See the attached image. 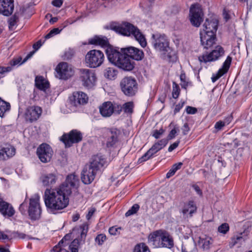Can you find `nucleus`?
I'll use <instances>...</instances> for the list:
<instances>
[{
  "instance_id": "nucleus-5",
  "label": "nucleus",
  "mask_w": 252,
  "mask_h": 252,
  "mask_svg": "<svg viewBox=\"0 0 252 252\" xmlns=\"http://www.w3.org/2000/svg\"><path fill=\"white\" fill-rule=\"evenodd\" d=\"M105 52L109 61L119 68L128 71L134 68V63L131 62L130 59L122 53L121 48L120 49L119 48L109 45Z\"/></svg>"
},
{
  "instance_id": "nucleus-35",
  "label": "nucleus",
  "mask_w": 252,
  "mask_h": 252,
  "mask_svg": "<svg viewBox=\"0 0 252 252\" xmlns=\"http://www.w3.org/2000/svg\"><path fill=\"white\" fill-rule=\"evenodd\" d=\"M182 165L183 163L181 162L173 164L171 168L167 173L166 175V178H169L173 176L177 170L181 168Z\"/></svg>"
},
{
  "instance_id": "nucleus-47",
  "label": "nucleus",
  "mask_w": 252,
  "mask_h": 252,
  "mask_svg": "<svg viewBox=\"0 0 252 252\" xmlns=\"http://www.w3.org/2000/svg\"><path fill=\"white\" fill-rule=\"evenodd\" d=\"M62 31V29L60 30L59 28H54L52 30L50 31V32L47 34L45 38L46 39H49L54 36V35H56L58 33H59L61 31Z\"/></svg>"
},
{
  "instance_id": "nucleus-13",
  "label": "nucleus",
  "mask_w": 252,
  "mask_h": 252,
  "mask_svg": "<svg viewBox=\"0 0 252 252\" xmlns=\"http://www.w3.org/2000/svg\"><path fill=\"white\" fill-rule=\"evenodd\" d=\"M82 138V134L80 131L72 129L68 133H64L60 140L64 144L65 147H70L73 144L80 142Z\"/></svg>"
},
{
  "instance_id": "nucleus-46",
  "label": "nucleus",
  "mask_w": 252,
  "mask_h": 252,
  "mask_svg": "<svg viewBox=\"0 0 252 252\" xmlns=\"http://www.w3.org/2000/svg\"><path fill=\"white\" fill-rule=\"evenodd\" d=\"M80 228L81 229V237L82 238H85L88 231V224L87 223H83L80 226Z\"/></svg>"
},
{
  "instance_id": "nucleus-57",
  "label": "nucleus",
  "mask_w": 252,
  "mask_h": 252,
  "mask_svg": "<svg viewBox=\"0 0 252 252\" xmlns=\"http://www.w3.org/2000/svg\"><path fill=\"white\" fill-rule=\"evenodd\" d=\"M12 234L14 238H18L20 239H25L27 236L25 234L18 231H14Z\"/></svg>"
},
{
  "instance_id": "nucleus-62",
  "label": "nucleus",
  "mask_w": 252,
  "mask_h": 252,
  "mask_svg": "<svg viewBox=\"0 0 252 252\" xmlns=\"http://www.w3.org/2000/svg\"><path fill=\"white\" fill-rule=\"evenodd\" d=\"M183 135H187L189 131L190 130V128L189 126L188 123H185L184 126L182 127Z\"/></svg>"
},
{
  "instance_id": "nucleus-7",
  "label": "nucleus",
  "mask_w": 252,
  "mask_h": 252,
  "mask_svg": "<svg viewBox=\"0 0 252 252\" xmlns=\"http://www.w3.org/2000/svg\"><path fill=\"white\" fill-rule=\"evenodd\" d=\"M148 242L155 248L171 249L174 247L173 237L167 232L157 230L150 234L148 238Z\"/></svg>"
},
{
  "instance_id": "nucleus-21",
  "label": "nucleus",
  "mask_w": 252,
  "mask_h": 252,
  "mask_svg": "<svg viewBox=\"0 0 252 252\" xmlns=\"http://www.w3.org/2000/svg\"><path fill=\"white\" fill-rule=\"evenodd\" d=\"M58 179V177L57 172L42 174L40 178L43 186L47 187H52L54 186L56 183Z\"/></svg>"
},
{
  "instance_id": "nucleus-38",
  "label": "nucleus",
  "mask_w": 252,
  "mask_h": 252,
  "mask_svg": "<svg viewBox=\"0 0 252 252\" xmlns=\"http://www.w3.org/2000/svg\"><path fill=\"white\" fill-rule=\"evenodd\" d=\"M134 103L132 101L125 103L123 105V109L125 113L131 114L133 112Z\"/></svg>"
},
{
  "instance_id": "nucleus-2",
  "label": "nucleus",
  "mask_w": 252,
  "mask_h": 252,
  "mask_svg": "<svg viewBox=\"0 0 252 252\" xmlns=\"http://www.w3.org/2000/svg\"><path fill=\"white\" fill-rule=\"evenodd\" d=\"M105 28L113 30L124 36H133L142 47H145L147 45L144 35L137 27L130 23L125 22L122 24L112 23L109 26H106Z\"/></svg>"
},
{
  "instance_id": "nucleus-4",
  "label": "nucleus",
  "mask_w": 252,
  "mask_h": 252,
  "mask_svg": "<svg viewBox=\"0 0 252 252\" xmlns=\"http://www.w3.org/2000/svg\"><path fill=\"white\" fill-rule=\"evenodd\" d=\"M152 45L154 49L161 53V57L168 62H175L177 57L172 48L169 46V40L164 34H153Z\"/></svg>"
},
{
  "instance_id": "nucleus-50",
  "label": "nucleus",
  "mask_w": 252,
  "mask_h": 252,
  "mask_svg": "<svg viewBox=\"0 0 252 252\" xmlns=\"http://www.w3.org/2000/svg\"><path fill=\"white\" fill-rule=\"evenodd\" d=\"M121 227H116L115 226L109 228V233L112 235H116L120 233Z\"/></svg>"
},
{
  "instance_id": "nucleus-44",
  "label": "nucleus",
  "mask_w": 252,
  "mask_h": 252,
  "mask_svg": "<svg viewBox=\"0 0 252 252\" xmlns=\"http://www.w3.org/2000/svg\"><path fill=\"white\" fill-rule=\"evenodd\" d=\"M229 230V226L227 223H223L220 225L218 230L220 233L226 234Z\"/></svg>"
},
{
  "instance_id": "nucleus-54",
  "label": "nucleus",
  "mask_w": 252,
  "mask_h": 252,
  "mask_svg": "<svg viewBox=\"0 0 252 252\" xmlns=\"http://www.w3.org/2000/svg\"><path fill=\"white\" fill-rule=\"evenodd\" d=\"M167 143L168 139H162L156 142L155 144L157 145V146L158 147V148H159L160 150H161L167 145Z\"/></svg>"
},
{
  "instance_id": "nucleus-10",
  "label": "nucleus",
  "mask_w": 252,
  "mask_h": 252,
  "mask_svg": "<svg viewBox=\"0 0 252 252\" xmlns=\"http://www.w3.org/2000/svg\"><path fill=\"white\" fill-rule=\"evenodd\" d=\"M104 56L101 51L92 50L86 55L85 60L88 66L91 68H96L100 66L103 63Z\"/></svg>"
},
{
  "instance_id": "nucleus-11",
  "label": "nucleus",
  "mask_w": 252,
  "mask_h": 252,
  "mask_svg": "<svg viewBox=\"0 0 252 252\" xmlns=\"http://www.w3.org/2000/svg\"><path fill=\"white\" fill-rule=\"evenodd\" d=\"M224 52L223 48L220 45H218L210 52H205L202 55L199 56L198 60L200 62L204 63L215 62L223 56Z\"/></svg>"
},
{
  "instance_id": "nucleus-32",
  "label": "nucleus",
  "mask_w": 252,
  "mask_h": 252,
  "mask_svg": "<svg viewBox=\"0 0 252 252\" xmlns=\"http://www.w3.org/2000/svg\"><path fill=\"white\" fill-rule=\"evenodd\" d=\"M19 21V18L17 13H15L14 15L9 17L7 20L9 30L10 31L14 30Z\"/></svg>"
},
{
  "instance_id": "nucleus-3",
  "label": "nucleus",
  "mask_w": 252,
  "mask_h": 252,
  "mask_svg": "<svg viewBox=\"0 0 252 252\" xmlns=\"http://www.w3.org/2000/svg\"><path fill=\"white\" fill-rule=\"evenodd\" d=\"M106 163V159L102 156L97 155L93 156L90 164L86 165L81 172L82 182L85 185L91 184L96 175L101 173Z\"/></svg>"
},
{
  "instance_id": "nucleus-31",
  "label": "nucleus",
  "mask_w": 252,
  "mask_h": 252,
  "mask_svg": "<svg viewBox=\"0 0 252 252\" xmlns=\"http://www.w3.org/2000/svg\"><path fill=\"white\" fill-rule=\"evenodd\" d=\"M247 235L248 231L246 232L245 231L238 235H235L231 239L232 245L234 246L237 243L241 244L242 242H244L246 240Z\"/></svg>"
},
{
  "instance_id": "nucleus-33",
  "label": "nucleus",
  "mask_w": 252,
  "mask_h": 252,
  "mask_svg": "<svg viewBox=\"0 0 252 252\" xmlns=\"http://www.w3.org/2000/svg\"><path fill=\"white\" fill-rule=\"evenodd\" d=\"M10 104L0 97V117L3 118L5 113L10 109Z\"/></svg>"
},
{
  "instance_id": "nucleus-25",
  "label": "nucleus",
  "mask_w": 252,
  "mask_h": 252,
  "mask_svg": "<svg viewBox=\"0 0 252 252\" xmlns=\"http://www.w3.org/2000/svg\"><path fill=\"white\" fill-rule=\"evenodd\" d=\"M88 98L86 94L82 92H74L71 100L75 106L83 105L88 102Z\"/></svg>"
},
{
  "instance_id": "nucleus-18",
  "label": "nucleus",
  "mask_w": 252,
  "mask_h": 252,
  "mask_svg": "<svg viewBox=\"0 0 252 252\" xmlns=\"http://www.w3.org/2000/svg\"><path fill=\"white\" fill-rule=\"evenodd\" d=\"M121 132L120 130L117 128L112 127L107 130V139L106 146L108 148H111L119 141V137Z\"/></svg>"
},
{
  "instance_id": "nucleus-15",
  "label": "nucleus",
  "mask_w": 252,
  "mask_h": 252,
  "mask_svg": "<svg viewBox=\"0 0 252 252\" xmlns=\"http://www.w3.org/2000/svg\"><path fill=\"white\" fill-rule=\"evenodd\" d=\"M36 155L40 161L45 163L51 161L53 151L49 144L42 143L37 148Z\"/></svg>"
},
{
  "instance_id": "nucleus-24",
  "label": "nucleus",
  "mask_w": 252,
  "mask_h": 252,
  "mask_svg": "<svg viewBox=\"0 0 252 252\" xmlns=\"http://www.w3.org/2000/svg\"><path fill=\"white\" fill-rule=\"evenodd\" d=\"M99 112L103 117H109L114 112V105L111 101L105 102L99 107Z\"/></svg>"
},
{
  "instance_id": "nucleus-20",
  "label": "nucleus",
  "mask_w": 252,
  "mask_h": 252,
  "mask_svg": "<svg viewBox=\"0 0 252 252\" xmlns=\"http://www.w3.org/2000/svg\"><path fill=\"white\" fill-rule=\"evenodd\" d=\"M42 112L41 108L39 106H30L26 110V119L31 123L36 121L40 117Z\"/></svg>"
},
{
  "instance_id": "nucleus-12",
  "label": "nucleus",
  "mask_w": 252,
  "mask_h": 252,
  "mask_svg": "<svg viewBox=\"0 0 252 252\" xmlns=\"http://www.w3.org/2000/svg\"><path fill=\"white\" fill-rule=\"evenodd\" d=\"M189 21L195 27H199L203 21L204 13L199 4L192 5L189 9Z\"/></svg>"
},
{
  "instance_id": "nucleus-27",
  "label": "nucleus",
  "mask_w": 252,
  "mask_h": 252,
  "mask_svg": "<svg viewBox=\"0 0 252 252\" xmlns=\"http://www.w3.org/2000/svg\"><path fill=\"white\" fill-rule=\"evenodd\" d=\"M197 207L194 201L189 200L185 203L184 206L181 210L183 215L189 214L190 217H192V214L196 212Z\"/></svg>"
},
{
  "instance_id": "nucleus-55",
  "label": "nucleus",
  "mask_w": 252,
  "mask_h": 252,
  "mask_svg": "<svg viewBox=\"0 0 252 252\" xmlns=\"http://www.w3.org/2000/svg\"><path fill=\"white\" fill-rule=\"evenodd\" d=\"M225 125L226 122H224L223 121H219L217 122L215 125V128L216 130V132L221 130Z\"/></svg>"
},
{
  "instance_id": "nucleus-61",
  "label": "nucleus",
  "mask_w": 252,
  "mask_h": 252,
  "mask_svg": "<svg viewBox=\"0 0 252 252\" xmlns=\"http://www.w3.org/2000/svg\"><path fill=\"white\" fill-rule=\"evenodd\" d=\"M224 74H222V72H220V70H219L218 73L216 75H213L212 77V81L213 82H215L218 79H219L220 77H221Z\"/></svg>"
},
{
  "instance_id": "nucleus-19",
  "label": "nucleus",
  "mask_w": 252,
  "mask_h": 252,
  "mask_svg": "<svg viewBox=\"0 0 252 252\" xmlns=\"http://www.w3.org/2000/svg\"><path fill=\"white\" fill-rule=\"evenodd\" d=\"M123 53L125 54L126 57H130L137 61H141L144 57V53L142 50L137 48L130 46L121 48Z\"/></svg>"
},
{
  "instance_id": "nucleus-41",
  "label": "nucleus",
  "mask_w": 252,
  "mask_h": 252,
  "mask_svg": "<svg viewBox=\"0 0 252 252\" xmlns=\"http://www.w3.org/2000/svg\"><path fill=\"white\" fill-rule=\"evenodd\" d=\"M180 94V89L179 85L175 82L173 83L172 97L174 98H177Z\"/></svg>"
},
{
  "instance_id": "nucleus-39",
  "label": "nucleus",
  "mask_w": 252,
  "mask_h": 252,
  "mask_svg": "<svg viewBox=\"0 0 252 252\" xmlns=\"http://www.w3.org/2000/svg\"><path fill=\"white\" fill-rule=\"evenodd\" d=\"M3 150L5 152V157H6V159L14 156L16 152L15 148L11 146L3 148Z\"/></svg>"
},
{
  "instance_id": "nucleus-53",
  "label": "nucleus",
  "mask_w": 252,
  "mask_h": 252,
  "mask_svg": "<svg viewBox=\"0 0 252 252\" xmlns=\"http://www.w3.org/2000/svg\"><path fill=\"white\" fill-rule=\"evenodd\" d=\"M179 131V129L178 128L174 127L169 132V134L167 136V139L168 141L169 140H171L175 138L176 134L177 132Z\"/></svg>"
},
{
  "instance_id": "nucleus-40",
  "label": "nucleus",
  "mask_w": 252,
  "mask_h": 252,
  "mask_svg": "<svg viewBox=\"0 0 252 252\" xmlns=\"http://www.w3.org/2000/svg\"><path fill=\"white\" fill-rule=\"evenodd\" d=\"M79 245V240L78 239H75L69 245V249L71 252H78Z\"/></svg>"
},
{
  "instance_id": "nucleus-43",
  "label": "nucleus",
  "mask_w": 252,
  "mask_h": 252,
  "mask_svg": "<svg viewBox=\"0 0 252 252\" xmlns=\"http://www.w3.org/2000/svg\"><path fill=\"white\" fill-rule=\"evenodd\" d=\"M180 78L181 81V86L182 88L187 89V87L190 83L186 81V75L185 72H182L181 74Z\"/></svg>"
},
{
  "instance_id": "nucleus-17",
  "label": "nucleus",
  "mask_w": 252,
  "mask_h": 252,
  "mask_svg": "<svg viewBox=\"0 0 252 252\" xmlns=\"http://www.w3.org/2000/svg\"><path fill=\"white\" fill-rule=\"evenodd\" d=\"M57 77L60 79L67 80L74 74V71L67 63H59L56 67Z\"/></svg>"
},
{
  "instance_id": "nucleus-58",
  "label": "nucleus",
  "mask_w": 252,
  "mask_h": 252,
  "mask_svg": "<svg viewBox=\"0 0 252 252\" xmlns=\"http://www.w3.org/2000/svg\"><path fill=\"white\" fill-rule=\"evenodd\" d=\"M186 112L188 114H195L197 110L195 107L188 106L186 107Z\"/></svg>"
},
{
  "instance_id": "nucleus-23",
  "label": "nucleus",
  "mask_w": 252,
  "mask_h": 252,
  "mask_svg": "<svg viewBox=\"0 0 252 252\" xmlns=\"http://www.w3.org/2000/svg\"><path fill=\"white\" fill-rule=\"evenodd\" d=\"M0 213L5 217H12L15 213L12 205L4 200L0 203Z\"/></svg>"
},
{
  "instance_id": "nucleus-26",
  "label": "nucleus",
  "mask_w": 252,
  "mask_h": 252,
  "mask_svg": "<svg viewBox=\"0 0 252 252\" xmlns=\"http://www.w3.org/2000/svg\"><path fill=\"white\" fill-rule=\"evenodd\" d=\"M160 150V149L154 144L144 155L138 159V162L141 163L148 160Z\"/></svg>"
},
{
  "instance_id": "nucleus-56",
  "label": "nucleus",
  "mask_w": 252,
  "mask_h": 252,
  "mask_svg": "<svg viewBox=\"0 0 252 252\" xmlns=\"http://www.w3.org/2000/svg\"><path fill=\"white\" fill-rule=\"evenodd\" d=\"M52 252H69L68 251L61 248V245H57L51 250Z\"/></svg>"
},
{
  "instance_id": "nucleus-64",
  "label": "nucleus",
  "mask_w": 252,
  "mask_h": 252,
  "mask_svg": "<svg viewBox=\"0 0 252 252\" xmlns=\"http://www.w3.org/2000/svg\"><path fill=\"white\" fill-rule=\"evenodd\" d=\"M179 143H180V141H177L174 142V143H173L172 144H171L169 147V148L168 149V152H171L172 151H173L174 149H175L178 146Z\"/></svg>"
},
{
  "instance_id": "nucleus-9",
  "label": "nucleus",
  "mask_w": 252,
  "mask_h": 252,
  "mask_svg": "<svg viewBox=\"0 0 252 252\" xmlns=\"http://www.w3.org/2000/svg\"><path fill=\"white\" fill-rule=\"evenodd\" d=\"M29 219L32 221L38 220L41 217L42 209L39 203V196L35 194L34 197L31 198L28 209Z\"/></svg>"
},
{
  "instance_id": "nucleus-6",
  "label": "nucleus",
  "mask_w": 252,
  "mask_h": 252,
  "mask_svg": "<svg viewBox=\"0 0 252 252\" xmlns=\"http://www.w3.org/2000/svg\"><path fill=\"white\" fill-rule=\"evenodd\" d=\"M219 21L215 18L206 19L200 32L201 45L204 48L209 49L216 44V33L218 30Z\"/></svg>"
},
{
  "instance_id": "nucleus-60",
  "label": "nucleus",
  "mask_w": 252,
  "mask_h": 252,
  "mask_svg": "<svg viewBox=\"0 0 252 252\" xmlns=\"http://www.w3.org/2000/svg\"><path fill=\"white\" fill-rule=\"evenodd\" d=\"M184 104H185L184 101H181V102L180 103H179L178 104H177L175 106V109L174 110V113L175 114L178 113L180 111V110L183 107Z\"/></svg>"
},
{
  "instance_id": "nucleus-49",
  "label": "nucleus",
  "mask_w": 252,
  "mask_h": 252,
  "mask_svg": "<svg viewBox=\"0 0 252 252\" xmlns=\"http://www.w3.org/2000/svg\"><path fill=\"white\" fill-rule=\"evenodd\" d=\"M164 131L165 130L162 128H160L159 130L155 129L153 131L152 136L156 139H158L164 133Z\"/></svg>"
},
{
  "instance_id": "nucleus-16",
  "label": "nucleus",
  "mask_w": 252,
  "mask_h": 252,
  "mask_svg": "<svg viewBox=\"0 0 252 252\" xmlns=\"http://www.w3.org/2000/svg\"><path fill=\"white\" fill-rule=\"evenodd\" d=\"M80 79L84 87L91 88L94 85L96 78L93 70L81 68L80 69Z\"/></svg>"
},
{
  "instance_id": "nucleus-48",
  "label": "nucleus",
  "mask_w": 252,
  "mask_h": 252,
  "mask_svg": "<svg viewBox=\"0 0 252 252\" xmlns=\"http://www.w3.org/2000/svg\"><path fill=\"white\" fill-rule=\"evenodd\" d=\"M19 210L20 212V213L23 215H25L27 214V212H28L27 210V204L26 202V200L20 204L19 207Z\"/></svg>"
},
{
  "instance_id": "nucleus-42",
  "label": "nucleus",
  "mask_w": 252,
  "mask_h": 252,
  "mask_svg": "<svg viewBox=\"0 0 252 252\" xmlns=\"http://www.w3.org/2000/svg\"><path fill=\"white\" fill-rule=\"evenodd\" d=\"M140 206L137 204H134L125 214L126 217H128L137 213Z\"/></svg>"
},
{
  "instance_id": "nucleus-37",
  "label": "nucleus",
  "mask_w": 252,
  "mask_h": 252,
  "mask_svg": "<svg viewBox=\"0 0 252 252\" xmlns=\"http://www.w3.org/2000/svg\"><path fill=\"white\" fill-rule=\"evenodd\" d=\"M133 252H151L149 247L144 243L137 244L134 247Z\"/></svg>"
},
{
  "instance_id": "nucleus-59",
  "label": "nucleus",
  "mask_w": 252,
  "mask_h": 252,
  "mask_svg": "<svg viewBox=\"0 0 252 252\" xmlns=\"http://www.w3.org/2000/svg\"><path fill=\"white\" fill-rule=\"evenodd\" d=\"M96 211V209L94 207L90 208L89 209L88 213L86 215V219L87 220H90L92 217L93 216L94 213Z\"/></svg>"
},
{
  "instance_id": "nucleus-8",
  "label": "nucleus",
  "mask_w": 252,
  "mask_h": 252,
  "mask_svg": "<svg viewBox=\"0 0 252 252\" xmlns=\"http://www.w3.org/2000/svg\"><path fill=\"white\" fill-rule=\"evenodd\" d=\"M138 83L136 79L131 76H126L123 78L120 86L123 94L128 97L134 96L138 91Z\"/></svg>"
},
{
  "instance_id": "nucleus-14",
  "label": "nucleus",
  "mask_w": 252,
  "mask_h": 252,
  "mask_svg": "<svg viewBox=\"0 0 252 252\" xmlns=\"http://www.w3.org/2000/svg\"><path fill=\"white\" fill-rule=\"evenodd\" d=\"M79 186V180L77 176L74 174L68 175L64 182L58 186L63 191L70 195L73 189H77Z\"/></svg>"
},
{
  "instance_id": "nucleus-36",
  "label": "nucleus",
  "mask_w": 252,
  "mask_h": 252,
  "mask_svg": "<svg viewBox=\"0 0 252 252\" xmlns=\"http://www.w3.org/2000/svg\"><path fill=\"white\" fill-rule=\"evenodd\" d=\"M231 62L232 58L229 56H227L226 59L223 63L222 67L219 69L220 72H222V74H224L226 73L230 67Z\"/></svg>"
},
{
  "instance_id": "nucleus-28",
  "label": "nucleus",
  "mask_w": 252,
  "mask_h": 252,
  "mask_svg": "<svg viewBox=\"0 0 252 252\" xmlns=\"http://www.w3.org/2000/svg\"><path fill=\"white\" fill-rule=\"evenodd\" d=\"M213 243L212 238L205 236L204 238L199 237L198 243V245L204 251L209 250Z\"/></svg>"
},
{
  "instance_id": "nucleus-34",
  "label": "nucleus",
  "mask_w": 252,
  "mask_h": 252,
  "mask_svg": "<svg viewBox=\"0 0 252 252\" xmlns=\"http://www.w3.org/2000/svg\"><path fill=\"white\" fill-rule=\"evenodd\" d=\"M104 76L109 79H114L117 75L118 71L114 67H107L104 70Z\"/></svg>"
},
{
  "instance_id": "nucleus-1",
  "label": "nucleus",
  "mask_w": 252,
  "mask_h": 252,
  "mask_svg": "<svg viewBox=\"0 0 252 252\" xmlns=\"http://www.w3.org/2000/svg\"><path fill=\"white\" fill-rule=\"evenodd\" d=\"M69 196L58 187L46 189L43 198L47 211L56 214L66 208L69 204Z\"/></svg>"
},
{
  "instance_id": "nucleus-45",
  "label": "nucleus",
  "mask_w": 252,
  "mask_h": 252,
  "mask_svg": "<svg viewBox=\"0 0 252 252\" xmlns=\"http://www.w3.org/2000/svg\"><path fill=\"white\" fill-rule=\"evenodd\" d=\"M106 240V236L104 234H99L95 238V241L98 245L101 246Z\"/></svg>"
},
{
  "instance_id": "nucleus-52",
  "label": "nucleus",
  "mask_w": 252,
  "mask_h": 252,
  "mask_svg": "<svg viewBox=\"0 0 252 252\" xmlns=\"http://www.w3.org/2000/svg\"><path fill=\"white\" fill-rule=\"evenodd\" d=\"M22 59V58L21 57H19L18 58H14L9 62V64L11 66H13L18 64H22L23 63L22 62H21Z\"/></svg>"
},
{
  "instance_id": "nucleus-29",
  "label": "nucleus",
  "mask_w": 252,
  "mask_h": 252,
  "mask_svg": "<svg viewBox=\"0 0 252 252\" xmlns=\"http://www.w3.org/2000/svg\"><path fill=\"white\" fill-rule=\"evenodd\" d=\"M91 44L100 45L101 46H107L109 42L107 38L105 36L95 35L89 40Z\"/></svg>"
},
{
  "instance_id": "nucleus-63",
  "label": "nucleus",
  "mask_w": 252,
  "mask_h": 252,
  "mask_svg": "<svg viewBox=\"0 0 252 252\" xmlns=\"http://www.w3.org/2000/svg\"><path fill=\"white\" fill-rule=\"evenodd\" d=\"M114 112L117 114H120L122 111L123 106L121 105L115 104L114 105Z\"/></svg>"
},
{
  "instance_id": "nucleus-51",
  "label": "nucleus",
  "mask_w": 252,
  "mask_h": 252,
  "mask_svg": "<svg viewBox=\"0 0 252 252\" xmlns=\"http://www.w3.org/2000/svg\"><path fill=\"white\" fill-rule=\"evenodd\" d=\"M22 59V58L21 57H19L18 58H14L9 62V64L11 66H13L18 64H22L23 63L22 62H21Z\"/></svg>"
},
{
  "instance_id": "nucleus-22",
  "label": "nucleus",
  "mask_w": 252,
  "mask_h": 252,
  "mask_svg": "<svg viewBox=\"0 0 252 252\" xmlns=\"http://www.w3.org/2000/svg\"><path fill=\"white\" fill-rule=\"evenodd\" d=\"M13 0H0V13L6 16L11 15L14 10Z\"/></svg>"
},
{
  "instance_id": "nucleus-30",
  "label": "nucleus",
  "mask_w": 252,
  "mask_h": 252,
  "mask_svg": "<svg viewBox=\"0 0 252 252\" xmlns=\"http://www.w3.org/2000/svg\"><path fill=\"white\" fill-rule=\"evenodd\" d=\"M35 86L40 90L45 91L49 87V83L44 80L43 76H38L35 77Z\"/></svg>"
}]
</instances>
